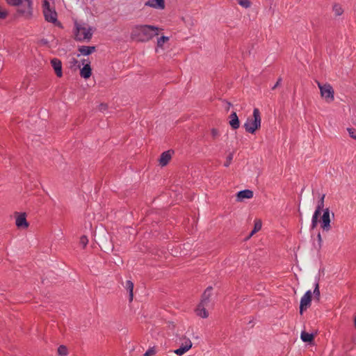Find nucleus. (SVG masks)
Here are the masks:
<instances>
[{"label": "nucleus", "mask_w": 356, "mask_h": 356, "mask_svg": "<svg viewBox=\"0 0 356 356\" xmlns=\"http://www.w3.org/2000/svg\"><path fill=\"white\" fill-rule=\"evenodd\" d=\"M159 32V28L156 26L137 24L132 27L130 36L136 42H147L158 35Z\"/></svg>", "instance_id": "obj_1"}, {"label": "nucleus", "mask_w": 356, "mask_h": 356, "mask_svg": "<svg viewBox=\"0 0 356 356\" xmlns=\"http://www.w3.org/2000/svg\"><path fill=\"white\" fill-rule=\"evenodd\" d=\"M93 29L86 23H74V39L79 42H89L93 34Z\"/></svg>", "instance_id": "obj_2"}, {"label": "nucleus", "mask_w": 356, "mask_h": 356, "mask_svg": "<svg viewBox=\"0 0 356 356\" xmlns=\"http://www.w3.org/2000/svg\"><path fill=\"white\" fill-rule=\"evenodd\" d=\"M6 2L14 6H17V13L26 19H29L33 15L32 0H6Z\"/></svg>", "instance_id": "obj_3"}, {"label": "nucleus", "mask_w": 356, "mask_h": 356, "mask_svg": "<svg viewBox=\"0 0 356 356\" xmlns=\"http://www.w3.org/2000/svg\"><path fill=\"white\" fill-rule=\"evenodd\" d=\"M261 122V118L260 111L259 108H254L253 110L252 116L248 118L243 127L246 132L253 134L257 129H260Z\"/></svg>", "instance_id": "obj_4"}, {"label": "nucleus", "mask_w": 356, "mask_h": 356, "mask_svg": "<svg viewBox=\"0 0 356 356\" xmlns=\"http://www.w3.org/2000/svg\"><path fill=\"white\" fill-rule=\"evenodd\" d=\"M320 90L321 97L327 102L331 103L334 100V90L330 83L322 84L316 81Z\"/></svg>", "instance_id": "obj_5"}, {"label": "nucleus", "mask_w": 356, "mask_h": 356, "mask_svg": "<svg viewBox=\"0 0 356 356\" xmlns=\"http://www.w3.org/2000/svg\"><path fill=\"white\" fill-rule=\"evenodd\" d=\"M42 13L47 22L58 26H61V24L58 20V14L56 11L55 6L42 8Z\"/></svg>", "instance_id": "obj_6"}, {"label": "nucleus", "mask_w": 356, "mask_h": 356, "mask_svg": "<svg viewBox=\"0 0 356 356\" xmlns=\"http://www.w3.org/2000/svg\"><path fill=\"white\" fill-rule=\"evenodd\" d=\"M312 293L310 290L307 291L301 298L300 303V313L302 314L303 311L307 309L311 305Z\"/></svg>", "instance_id": "obj_7"}, {"label": "nucleus", "mask_w": 356, "mask_h": 356, "mask_svg": "<svg viewBox=\"0 0 356 356\" xmlns=\"http://www.w3.org/2000/svg\"><path fill=\"white\" fill-rule=\"evenodd\" d=\"M321 227L323 231H329L331 228L330 226V210L329 209H325L323 211V216L321 217Z\"/></svg>", "instance_id": "obj_8"}, {"label": "nucleus", "mask_w": 356, "mask_h": 356, "mask_svg": "<svg viewBox=\"0 0 356 356\" xmlns=\"http://www.w3.org/2000/svg\"><path fill=\"white\" fill-rule=\"evenodd\" d=\"M51 65L58 77L63 76L62 63L60 59L54 58L51 60Z\"/></svg>", "instance_id": "obj_9"}, {"label": "nucleus", "mask_w": 356, "mask_h": 356, "mask_svg": "<svg viewBox=\"0 0 356 356\" xmlns=\"http://www.w3.org/2000/svg\"><path fill=\"white\" fill-rule=\"evenodd\" d=\"M15 224L18 228L21 229H26L29 227L25 213H22L16 217Z\"/></svg>", "instance_id": "obj_10"}, {"label": "nucleus", "mask_w": 356, "mask_h": 356, "mask_svg": "<svg viewBox=\"0 0 356 356\" xmlns=\"http://www.w3.org/2000/svg\"><path fill=\"white\" fill-rule=\"evenodd\" d=\"M145 6L163 10L165 8L164 0H148L145 3Z\"/></svg>", "instance_id": "obj_11"}, {"label": "nucleus", "mask_w": 356, "mask_h": 356, "mask_svg": "<svg viewBox=\"0 0 356 356\" xmlns=\"http://www.w3.org/2000/svg\"><path fill=\"white\" fill-rule=\"evenodd\" d=\"M212 287L211 286H209L206 289V290L204 291V292L203 293L202 296V299H201V302L200 303H202V305H204L206 306H210V298L212 295Z\"/></svg>", "instance_id": "obj_12"}, {"label": "nucleus", "mask_w": 356, "mask_h": 356, "mask_svg": "<svg viewBox=\"0 0 356 356\" xmlns=\"http://www.w3.org/2000/svg\"><path fill=\"white\" fill-rule=\"evenodd\" d=\"M253 197V191L249 189H245L238 192L236 195L237 201L241 202L244 199H250Z\"/></svg>", "instance_id": "obj_13"}, {"label": "nucleus", "mask_w": 356, "mask_h": 356, "mask_svg": "<svg viewBox=\"0 0 356 356\" xmlns=\"http://www.w3.org/2000/svg\"><path fill=\"white\" fill-rule=\"evenodd\" d=\"M229 124L232 129L236 130L240 127V122L236 112H232L229 116Z\"/></svg>", "instance_id": "obj_14"}, {"label": "nucleus", "mask_w": 356, "mask_h": 356, "mask_svg": "<svg viewBox=\"0 0 356 356\" xmlns=\"http://www.w3.org/2000/svg\"><path fill=\"white\" fill-rule=\"evenodd\" d=\"M171 157H172V154H171L170 151H166V152H163L159 159V164L161 166L166 165L170 161Z\"/></svg>", "instance_id": "obj_15"}, {"label": "nucleus", "mask_w": 356, "mask_h": 356, "mask_svg": "<svg viewBox=\"0 0 356 356\" xmlns=\"http://www.w3.org/2000/svg\"><path fill=\"white\" fill-rule=\"evenodd\" d=\"M207 307H209V306H206L200 302L196 309L197 315L203 318H207L209 316V312L206 309Z\"/></svg>", "instance_id": "obj_16"}, {"label": "nucleus", "mask_w": 356, "mask_h": 356, "mask_svg": "<svg viewBox=\"0 0 356 356\" xmlns=\"http://www.w3.org/2000/svg\"><path fill=\"white\" fill-rule=\"evenodd\" d=\"M80 54L83 56H88L95 51V46H80L78 48Z\"/></svg>", "instance_id": "obj_17"}, {"label": "nucleus", "mask_w": 356, "mask_h": 356, "mask_svg": "<svg viewBox=\"0 0 356 356\" xmlns=\"http://www.w3.org/2000/svg\"><path fill=\"white\" fill-rule=\"evenodd\" d=\"M180 346L185 348L186 350H190L192 348L193 343L191 339L185 336L180 338Z\"/></svg>", "instance_id": "obj_18"}, {"label": "nucleus", "mask_w": 356, "mask_h": 356, "mask_svg": "<svg viewBox=\"0 0 356 356\" xmlns=\"http://www.w3.org/2000/svg\"><path fill=\"white\" fill-rule=\"evenodd\" d=\"M80 75L86 79L91 76V68L89 64H86L83 67L80 71Z\"/></svg>", "instance_id": "obj_19"}, {"label": "nucleus", "mask_w": 356, "mask_h": 356, "mask_svg": "<svg viewBox=\"0 0 356 356\" xmlns=\"http://www.w3.org/2000/svg\"><path fill=\"white\" fill-rule=\"evenodd\" d=\"M315 335L309 334L307 332L302 331L300 334V338L304 342L312 343L314 339Z\"/></svg>", "instance_id": "obj_20"}, {"label": "nucleus", "mask_w": 356, "mask_h": 356, "mask_svg": "<svg viewBox=\"0 0 356 356\" xmlns=\"http://www.w3.org/2000/svg\"><path fill=\"white\" fill-rule=\"evenodd\" d=\"M126 289L129 291V302L133 300V290H134V283L131 280H127L126 282Z\"/></svg>", "instance_id": "obj_21"}, {"label": "nucleus", "mask_w": 356, "mask_h": 356, "mask_svg": "<svg viewBox=\"0 0 356 356\" xmlns=\"http://www.w3.org/2000/svg\"><path fill=\"white\" fill-rule=\"evenodd\" d=\"M325 195L323 194L320 198V200L318 202L317 207L316 208V210L314 212H317L318 213H321L322 209L324 207V199H325Z\"/></svg>", "instance_id": "obj_22"}, {"label": "nucleus", "mask_w": 356, "mask_h": 356, "mask_svg": "<svg viewBox=\"0 0 356 356\" xmlns=\"http://www.w3.org/2000/svg\"><path fill=\"white\" fill-rule=\"evenodd\" d=\"M319 216H320V213H318L317 212L314 213L312 219V225H311V227L312 229L316 227Z\"/></svg>", "instance_id": "obj_23"}, {"label": "nucleus", "mask_w": 356, "mask_h": 356, "mask_svg": "<svg viewBox=\"0 0 356 356\" xmlns=\"http://www.w3.org/2000/svg\"><path fill=\"white\" fill-rule=\"evenodd\" d=\"M169 40V38L166 36H161L157 40V47L163 48V44Z\"/></svg>", "instance_id": "obj_24"}, {"label": "nucleus", "mask_w": 356, "mask_h": 356, "mask_svg": "<svg viewBox=\"0 0 356 356\" xmlns=\"http://www.w3.org/2000/svg\"><path fill=\"white\" fill-rule=\"evenodd\" d=\"M333 11L334 12V14L337 16L341 15L343 13V12L342 8L339 5H338V4L334 5V6H333Z\"/></svg>", "instance_id": "obj_25"}, {"label": "nucleus", "mask_w": 356, "mask_h": 356, "mask_svg": "<svg viewBox=\"0 0 356 356\" xmlns=\"http://www.w3.org/2000/svg\"><path fill=\"white\" fill-rule=\"evenodd\" d=\"M58 353L60 356H65L67 355V349L65 346H60L58 348Z\"/></svg>", "instance_id": "obj_26"}, {"label": "nucleus", "mask_w": 356, "mask_h": 356, "mask_svg": "<svg viewBox=\"0 0 356 356\" xmlns=\"http://www.w3.org/2000/svg\"><path fill=\"white\" fill-rule=\"evenodd\" d=\"M313 293H314V298L318 301L320 299V290H319L318 283H316Z\"/></svg>", "instance_id": "obj_27"}, {"label": "nucleus", "mask_w": 356, "mask_h": 356, "mask_svg": "<svg viewBox=\"0 0 356 356\" xmlns=\"http://www.w3.org/2000/svg\"><path fill=\"white\" fill-rule=\"evenodd\" d=\"M55 6V0H42V8Z\"/></svg>", "instance_id": "obj_28"}, {"label": "nucleus", "mask_w": 356, "mask_h": 356, "mask_svg": "<svg viewBox=\"0 0 356 356\" xmlns=\"http://www.w3.org/2000/svg\"><path fill=\"white\" fill-rule=\"evenodd\" d=\"M211 134L212 138L213 140L217 139L220 136V132H219L218 129H217L216 128H212L211 129Z\"/></svg>", "instance_id": "obj_29"}, {"label": "nucleus", "mask_w": 356, "mask_h": 356, "mask_svg": "<svg viewBox=\"0 0 356 356\" xmlns=\"http://www.w3.org/2000/svg\"><path fill=\"white\" fill-rule=\"evenodd\" d=\"M188 350H186L185 348L180 346L179 348L174 350V353L179 356L183 355L186 353Z\"/></svg>", "instance_id": "obj_30"}, {"label": "nucleus", "mask_w": 356, "mask_h": 356, "mask_svg": "<svg viewBox=\"0 0 356 356\" xmlns=\"http://www.w3.org/2000/svg\"><path fill=\"white\" fill-rule=\"evenodd\" d=\"M79 243L83 246V248H85L88 243V239L87 236L84 235L81 236Z\"/></svg>", "instance_id": "obj_31"}, {"label": "nucleus", "mask_w": 356, "mask_h": 356, "mask_svg": "<svg viewBox=\"0 0 356 356\" xmlns=\"http://www.w3.org/2000/svg\"><path fill=\"white\" fill-rule=\"evenodd\" d=\"M238 4L243 8H249L250 6V2L249 0H238Z\"/></svg>", "instance_id": "obj_32"}, {"label": "nucleus", "mask_w": 356, "mask_h": 356, "mask_svg": "<svg viewBox=\"0 0 356 356\" xmlns=\"http://www.w3.org/2000/svg\"><path fill=\"white\" fill-rule=\"evenodd\" d=\"M347 131L350 135V136L356 140V129L354 128H348Z\"/></svg>", "instance_id": "obj_33"}, {"label": "nucleus", "mask_w": 356, "mask_h": 356, "mask_svg": "<svg viewBox=\"0 0 356 356\" xmlns=\"http://www.w3.org/2000/svg\"><path fill=\"white\" fill-rule=\"evenodd\" d=\"M156 353V350L155 347L149 348L145 353V355H147V356H152Z\"/></svg>", "instance_id": "obj_34"}, {"label": "nucleus", "mask_w": 356, "mask_h": 356, "mask_svg": "<svg viewBox=\"0 0 356 356\" xmlns=\"http://www.w3.org/2000/svg\"><path fill=\"white\" fill-rule=\"evenodd\" d=\"M261 220H256L255 222H254V232H259L261 229Z\"/></svg>", "instance_id": "obj_35"}, {"label": "nucleus", "mask_w": 356, "mask_h": 356, "mask_svg": "<svg viewBox=\"0 0 356 356\" xmlns=\"http://www.w3.org/2000/svg\"><path fill=\"white\" fill-rule=\"evenodd\" d=\"M233 159V154H229L227 158V161H225V163H224V165L225 167H228L231 162H232V160Z\"/></svg>", "instance_id": "obj_36"}, {"label": "nucleus", "mask_w": 356, "mask_h": 356, "mask_svg": "<svg viewBox=\"0 0 356 356\" xmlns=\"http://www.w3.org/2000/svg\"><path fill=\"white\" fill-rule=\"evenodd\" d=\"M108 108V105L106 104L102 103L99 105L98 109L99 111L104 112Z\"/></svg>", "instance_id": "obj_37"}, {"label": "nucleus", "mask_w": 356, "mask_h": 356, "mask_svg": "<svg viewBox=\"0 0 356 356\" xmlns=\"http://www.w3.org/2000/svg\"><path fill=\"white\" fill-rule=\"evenodd\" d=\"M7 15L6 11L0 7V19H4Z\"/></svg>", "instance_id": "obj_38"}, {"label": "nucleus", "mask_w": 356, "mask_h": 356, "mask_svg": "<svg viewBox=\"0 0 356 356\" xmlns=\"http://www.w3.org/2000/svg\"><path fill=\"white\" fill-rule=\"evenodd\" d=\"M223 102L225 103V110L227 111H228L229 110L230 107L232 106V104L230 102H227L226 100H224Z\"/></svg>", "instance_id": "obj_39"}, {"label": "nucleus", "mask_w": 356, "mask_h": 356, "mask_svg": "<svg viewBox=\"0 0 356 356\" xmlns=\"http://www.w3.org/2000/svg\"><path fill=\"white\" fill-rule=\"evenodd\" d=\"M282 82V78H279L275 83V84L273 86L272 90H275L277 87H278Z\"/></svg>", "instance_id": "obj_40"}, {"label": "nucleus", "mask_w": 356, "mask_h": 356, "mask_svg": "<svg viewBox=\"0 0 356 356\" xmlns=\"http://www.w3.org/2000/svg\"><path fill=\"white\" fill-rule=\"evenodd\" d=\"M317 238H318V243H319V245H321V243H322V238H321V235L320 233L318 234L317 235Z\"/></svg>", "instance_id": "obj_41"}, {"label": "nucleus", "mask_w": 356, "mask_h": 356, "mask_svg": "<svg viewBox=\"0 0 356 356\" xmlns=\"http://www.w3.org/2000/svg\"><path fill=\"white\" fill-rule=\"evenodd\" d=\"M257 232H254V229H253L250 234V236H248V238H250L252 236H253Z\"/></svg>", "instance_id": "obj_42"}, {"label": "nucleus", "mask_w": 356, "mask_h": 356, "mask_svg": "<svg viewBox=\"0 0 356 356\" xmlns=\"http://www.w3.org/2000/svg\"><path fill=\"white\" fill-rule=\"evenodd\" d=\"M143 356H147V355H145V354H144Z\"/></svg>", "instance_id": "obj_43"}]
</instances>
